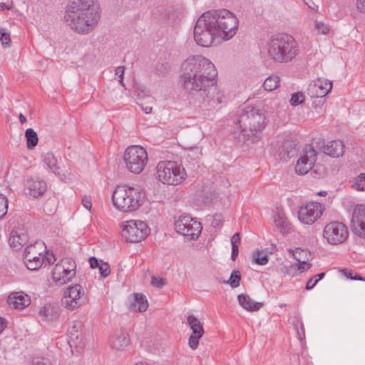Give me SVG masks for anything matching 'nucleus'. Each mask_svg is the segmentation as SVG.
<instances>
[{"label": "nucleus", "mask_w": 365, "mask_h": 365, "mask_svg": "<svg viewBox=\"0 0 365 365\" xmlns=\"http://www.w3.org/2000/svg\"><path fill=\"white\" fill-rule=\"evenodd\" d=\"M217 70L214 64L202 56H192L182 64L180 81L184 89L190 93L201 91L202 106L214 110L222 102L216 88Z\"/></svg>", "instance_id": "nucleus-1"}, {"label": "nucleus", "mask_w": 365, "mask_h": 365, "mask_svg": "<svg viewBox=\"0 0 365 365\" xmlns=\"http://www.w3.org/2000/svg\"><path fill=\"white\" fill-rule=\"evenodd\" d=\"M239 21L230 11L221 9L203 13L197 19L194 29L196 43L208 47L215 38L230 40L237 33Z\"/></svg>", "instance_id": "nucleus-2"}, {"label": "nucleus", "mask_w": 365, "mask_h": 365, "mask_svg": "<svg viewBox=\"0 0 365 365\" xmlns=\"http://www.w3.org/2000/svg\"><path fill=\"white\" fill-rule=\"evenodd\" d=\"M101 16L98 0H70L64 18L71 30L88 34L95 29Z\"/></svg>", "instance_id": "nucleus-3"}, {"label": "nucleus", "mask_w": 365, "mask_h": 365, "mask_svg": "<svg viewBox=\"0 0 365 365\" xmlns=\"http://www.w3.org/2000/svg\"><path fill=\"white\" fill-rule=\"evenodd\" d=\"M267 125L266 111L259 106H246L241 110L236 123L240 141H246L260 133Z\"/></svg>", "instance_id": "nucleus-4"}, {"label": "nucleus", "mask_w": 365, "mask_h": 365, "mask_svg": "<svg viewBox=\"0 0 365 365\" xmlns=\"http://www.w3.org/2000/svg\"><path fill=\"white\" fill-rule=\"evenodd\" d=\"M299 52L298 42L287 34L272 36L267 44V57L276 63H289L297 58Z\"/></svg>", "instance_id": "nucleus-5"}, {"label": "nucleus", "mask_w": 365, "mask_h": 365, "mask_svg": "<svg viewBox=\"0 0 365 365\" xmlns=\"http://www.w3.org/2000/svg\"><path fill=\"white\" fill-rule=\"evenodd\" d=\"M144 197L145 195L140 189L120 185L113 191L112 200L118 210L128 212L137 210L142 205Z\"/></svg>", "instance_id": "nucleus-6"}, {"label": "nucleus", "mask_w": 365, "mask_h": 365, "mask_svg": "<svg viewBox=\"0 0 365 365\" xmlns=\"http://www.w3.org/2000/svg\"><path fill=\"white\" fill-rule=\"evenodd\" d=\"M187 177L184 168L175 161H160L156 166V178L163 184L178 185Z\"/></svg>", "instance_id": "nucleus-7"}, {"label": "nucleus", "mask_w": 365, "mask_h": 365, "mask_svg": "<svg viewBox=\"0 0 365 365\" xmlns=\"http://www.w3.org/2000/svg\"><path fill=\"white\" fill-rule=\"evenodd\" d=\"M123 160L130 173L139 174L148 163V154L143 147L131 145L125 150Z\"/></svg>", "instance_id": "nucleus-8"}, {"label": "nucleus", "mask_w": 365, "mask_h": 365, "mask_svg": "<svg viewBox=\"0 0 365 365\" xmlns=\"http://www.w3.org/2000/svg\"><path fill=\"white\" fill-rule=\"evenodd\" d=\"M149 232L150 229L145 222L131 220L124 222L121 235L127 242L135 243L145 239Z\"/></svg>", "instance_id": "nucleus-9"}, {"label": "nucleus", "mask_w": 365, "mask_h": 365, "mask_svg": "<svg viewBox=\"0 0 365 365\" xmlns=\"http://www.w3.org/2000/svg\"><path fill=\"white\" fill-rule=\"evenodd\" d=\"M76 264L71 258H64L58 262L53 269L52 279L61 286L70 282L76 275Z\"/></svg>", "instance_id": "nucleus-10"}, {"label": "nucleus", "mask_w": 365, "mask_h": 365, "mask_svg": "<svg viewBox=\"0 0 365 365\" xmlns=\"http://www.w3.org/2000/svg\"><path fill=\"white\" fill-rule=\"evenodd\" d=\"M323 236L329 244L339 245L347 239L349 236L348 228L342 222L333 221L324 227Z\"/></svg>", "instance_id": "nucleus-11"}, {"label": "nucleus", "mask_w": 365, "mask_h": 365, "mask_svg": "<svg viewBox=\"0 0 365 365\" xmlns=\"http://www.w3.org/2000/svg\"><path fill=\"white\" fill-rule=\"evenodd\" d=\"M175 229L177 232L190 237L196 239L202 231L200 222L196 221L190 216H180L175 222Z\"/></svg>", "instance_id": "nucleus-12"}, {"label": "nucleus", "mask_w": 365, "mask_h": 365, "mask_svg": "<svg viewBox=\"0 0 365 365\" xmlns=\"http://www.w3.org/2000/svg\"><path fill=\"white\" fill-rule=\"evenodd\" d=\"M42 243L36 242L27 246L24 254V260L26 267L30 270L39 269L43 263L45 257L42 255Z\"/></svg>", "instance_id": "nucleus-13"}, {"label": "nucleus", "mask_w": 365, "mask_h": 365, "mask_svg": "<svg viewBox=\"0 0 365 365\" xmlns=\"http://www.w3.org/2000/svg\"><path fill=\"white\" fill-rule=\"evenodd\" d=\"M317 160V151L311 145H306L300 152L299 158L295 165V171L298 175H305L313 168Z\"/></svg>", "instance_id": "nucleus-14"}, {"label": "nucleus", "mask_w": 365, "mask_h": 365, "mask_svg": "<svg viewBox=\"0 0 365 365\" xmlns=\"http://www.w3.org/2000/svg\"><path fill=\"white\" fill-rule=\"evenodd\" d=\"M322 206L319 202H309L302 206L298 212V219L306 225H312L322 215Z\"/></svg>", "instance_id": "nucleus-15"}, {"label": "nucleus", "mask_w": 365, "mask_h": 365, "mask_svg": "<svg viewBox=\"0 0 365 365\" xmlns=\"http://www.w3.org/2000/svg\"><path fill=\"white\" fill-rule=\"evenodd\" d=\"M83 294L82 287L78 284L68 287L63 292L62 305L69 310H73L81 305V297Z\"/></svg>", "instance_id": "nucleus-16"}, {"label": "nucleus", "mask_w": 365, "mask_h": 365, "mask_svg": "<svg viewBox=\"0 0 365 365\" xmlns=\"http://www.w3.org/2000/svg\"><path fill=\"white\" fill-rule=\"evenodd\" d=\"M353 233L361 238H365V205H357L354 207L351 220Z\"/></svg>", "instance_id": "nucleus-17"}, {"label": "nucleus", "mask_w": 365, "mask_h": 365, "mask_svg": "<svg viewBox=\"0 0 365 365\" xmlns=\"http://www.w3.org/2000/svg\"><path fill=\"white\" fill-rule=\"evenodd\" d=\"M187 321L192 330V334L188 339V344L192 349L195 350L198 346L199 339L205 332L203 326L201 322L193 315H188Z\"/></svg>", "instance_id": "nucleus-18"}, {"label": "nucleus", "mask_w": 365, "mask_h": 365, "mask_svg": "<svg viewBox=\"0 0 365 365\" xmlns=\"http://www.w3.org/2000/svg\"><path fill=\"white\" fill-rule=\"evenodd\" d=\"M332 88V82L323 78H318L309 86L307 91L312 98H322L328 94Z\"/></svg>", "instance_id": "nucleus-19"}, {"label": "nucleus", "mask_w": 365, "mask_h": 365, "mask_svg": "<svg viewBox=\"0 0 365 365\" xmlns=\"http://www.w3.org/2000/svg\"><path fill=\"white\" fill-rule=\"evenodd\" d=\"M28 239V234L25 226L18 224L12 228L9 242L13 249L19 250L27 242Z\"/></svg>", "instance_id": "nucleus-20"}, {"label": "nucleus", "mask_w": 365, "mask_h": 365, "mask_svg": "<svg viewBox=\"0 0 365 365\" xmlns=\"http://www.w3.org/2000/svg\"><path fill=\"white\" fill-rule=\"evenodd\" d=\"M59 315L58 307L52 304H47L41 307L38 312V318L44 322H55L58 319Z\"/></svg>", "instance_id": "nucleus-21"}, {"label": "nucleus", "mask_w": 365, "mask_h": 365, "mask_svg": "<svg viewBox=\"0 0 365 365\" xmlns=\"http://www.w3.org/2000/svg\"><path fill=\"white\" fill-rule=\"evenodd\" d=\"M292 255L299 263L297 265V267L300 272H303L310 269L311 264H309L308 262L312 260V256L309 251L307 250L297 248L295 250L292 251Z\"/></svg>", "instance_id": "nucleus-22"}, {"label": "nucleus", "mask_w": 365, "mask_h": 365, "mask_svg": "<svg viewBox=\"0 0 365 365\" xmlns=\"http://www.w3.org/2000/svg\"><path fill=\"white\" fill-rule=\"evenodd\" d=\"M46 183L43 180L30 178L26 183V194L33 197L42 195L46 190Z\"/></svg>", "instance_id": "nucleus-23"}, {"label": "nucleus", "mask_w": 365, "mask_h": 365, "mask_svg": "<svg viewBox=\"0 0 365 365\" xmlns=\"http://www.w3.org/2000/svg\"><path fill=\"white\" fill-rule=\"evenodd\" d=\"M8 303L14 309H22L31 304V299L23 292H16L9 296Z\"/></svg>", "instance_id": "nucleus-24"}, {"label": "nucleus", "mask_w": 365, "mask_h": 365, "mask_svg": "<svg viewBox=\"0 0 365 365\" xmlns=\"http://www.w3.org/2000/svg\"><path fill=\"white\" fill-rule=\"evenodd\" d=\"M344 145L341 140H332L319 148L324 154L332 158H338L344 153Z\"/></svg>", "instance_id": "nucleus-25"}, {"label": "nucleus", "mask_w": 365, "mask_h": 365, "mask_svg": "<svg viewBox=\"0 0 365 365\" xmlns=\"http://www.w3.org/2000/svg\"><path fill=\"white\" fill-rule=\"evenodd\" d=\"M81 322L76 321L73 322V325L68 329V343L71 346H81Z\"/></svg>", "instance_id": "nucleus-26"}, {"label": "nucleus", "mask_w": 365, "mask_h": 365, "mask_svg": "<svg viewBox=\"0 0 365 365\" xmlns=\"http://www.w3.org/2000/svg\"><path fill=\"white\" fill-rule=\"evenodd\" d=\"M240 305L248 312H257L263 307L262 302H254L249 295L240 294L237 296Z\"/></svg>", "instance_id": "nucleus-27"}, {"label": "nucleus", "mask_w": 365, "mask_h": 365, "mask_svg": "<svg viewBox=\"0 0 365 365\" xmlns=\"http://www.w3.org/2000/svg\"><path fill=\"white\" fill-rule=\"evenodd\" d=\"M130 344L128 334L123 330L117 331L112 341L111 346L117 351H122Z\"/></svg>", "instance_id": "nucleus-28"}, {"label": "nucleus", "mask_w": 365, "mask_h": 365, "mask_svg": "<svg viewBox=\"0 0 365 365\" xmlns=\"http://www.w3.org/2000/svg\"><path fill=\"white\" fill-rule=\"evenodd\" d=\"M148 307L146 297L142 294H135L133 296V302L131 304V309L135 312H145Z\"/></svg>", "instance_id": "nucleus-29"}, {"label": "nucleus", "mask_w": 365, "mask_h": 365, "mask_svg": "<svg viewBox=\"0 0 365 365\" xmlns=\"http://www.w3.org/2000/svg\"><path fill=\"white\" fill-rule=\"evenodd\" d=\"M43 162L47 165L48 168L50 169L56 175L59 176L61 175L58 160L53 153H46L43 156Z\"/></svg>", "instance_id": "nucleus-30"}, {"label": "nucleus", "mask_w": 365, "mask_h": 365, "mask_svg": "<svg viewBox=\"0 0 365 365\" xmlns=\"http://www.w3.org/2000/svg\"><path fill=\"white\" fill-rule=\"evenodd\" d=\"M274 222L281 232H286L289 229V223L284 212H277L274 216Z\"/></svg>", "instance_id": "nucleus-31"}, {"label": "nucleus", "mask_w": 365, "mask_h": 365, "mask_svg": "<svg viewBox=\"0 0 365 365\" xmlns=\"http://www.w3.org/2000/svg\"><path fill=\"white\" fill-rule=\"evenodd\" d=\"M26 146L29 149H34L38 144V138L37 133L32 128L26 129L25 132Z\"/></svg>", "instance_id": "nucleus-32"}, {"label": "nucleus", "mask_w": 365, "mask_h": 365, "mask_svg": "<svg viewBox=\"0 0 365 365\" xmlns=\"http://www.w3.org/2000/svg\"><path fill=\"white\" fill-rule=\"evenodd\" d=\"M265 91H272L279 86V77L277 76H270L267 78L262 85Z\"/></svg>", "instance_id": "nucleus-33"}, {"label": "nucleus", "mask_w": 365, "mask_h": 365, "mask_svg": "<svg viewBox=\"0 0 365 365\" xmlns=\"http://www.w3.org/2000/svg\"><path fill=\"white\" fill-rule=\"evenodd\" d=\"M241 275L238 270H234L230 274L228 280H224L222 283L229 284L232 288L235 289L240 286Z\"/></svg>", "instance_id": "nucleus-34"}, {"label": "nucleus", "mask_w": 365, "mask_h": 365, "mask_svg": "<svg viewBox=\"0 0 365 365\" xmlns=\"http://www.w3.org/2000/svg\"><path fill=\"white\" fill-rule=\"evenodd\" d=\"M252 259L255 263L259 265H264L268 262V256L263 250H256L252 254Z\"/></svg>", "instance_id": "nucleus-35"}, {"label": "nucleus", "mask_w": 365, "mask_h": 365, "mask_svg": "<svg viewBox=\"0 0 365 365\" xmlns=\"http://www.w3.org/2000/svg\"><path fill=\"white\" fill-rule=\"evenodd\" d=\"M0 41L4 47L10 46V34L4 29H0Z\"/></svg>", "instance_id": "nucleus-36"}, {"label": "nucleus", "mask_w": 365, "mask_h": 365, "mask_svg": "<svg viewBox=\"0 0 365 365\" xmlns=\"http://www.w3.org/2000/svg\"><path fill=\"white\" fill-rule=\"evenodd\" d=\"M325 275L324 272L319 273L317 275H315L313 278H311L306 284V289L310 290L314 287V286L317 284V283L324 278Z\"/></svg>", "instance_id": "nucleus-37"}, {"label": "nucleus", "mask_w": 365, "mask_h": 365, "mask_svg": "<svg viewBox=\"0 0 365 365\" xmlns=\"http://www.w3.org/2000/svg\"><path fill=\"white\" fill-rule=\"evenodd\" d=\"M304 100V94L302 92H298L292 95L290 103L292 106H296L302 104Z\"/></svg>", "instance_id": "nucleus-38"}, {"label": "nucleus", "mask_w": 365, "mask_h": 365, "mask_svg": "<svg viewBox=\"0 0 365 365\" xmlns=\"http://www.w3.org/2000/svg\"><path fill=\"white\" fill-rule=\"evenodd\" d=\"M153 101H154L153 98H148L147 102H142L139 103V106L145 113L150 114L152 113L153 110L152 104Z\"/></svg>", "instance_id": "nucleus-39"}, {"label": "nucleus", "mask_w": 365, "mask_h": 365, "mask_svg": "<svg viewBox=\"0 0 365 365\" xmlns=\"http://www.w3.org/2000/svg\"><path fill=\"white\" fill-rule=\"evenodd\" d=\"M98 268L101 275L103 277H107L110 274V265L108 262L101 260V264Z\"/></svg>", "instance_id": "nucleus-40"}, {"label": "nucleus", "mask_w": 365, "mask_h": 365, "mask_svg": "<svg viewBox=\"0 0 365 365\" xmlns=\"http://www.w3.org/2000/svg\"><path fill=\"white\" fill-rule=\"evenodd\" d=\"M8 202L4 197L0 196V217H3L7 212Z\"/></svg>", "instance_id": "nucleus-41"}, {"label": "nucleus", "mask_w": 365, "mask_h": 365, "mask_svg": "<svg viewBox=\"0 0 365 365\" xmlns=\"http://www.w3.org/2000/svg\"><path fill=\"white\" fill-rule=\"evenodd\" d=\"M151 284L153 286L160 289L165 284V280L159 277H153Z\"/></svg>", "instance_id": "nucleus-42"}, {"label": "nucleus", "mask_w": 365, "mask_h": 365, "mask_svg": "<svg viewBox=\"0 0 365 365\" xmlns=\"http://www.w3.org/2000/svg\"><path fill=\"white\" fill-rule=\"evenodd\" d=\"M124 67L123 66H118L115 70V73L116 76L119 77V83L120 85L123 87H125V84L123 83V74H124Z\"/></svg>", "instance_id": "nucleus-43"}, {"label": "nucleus", "mask_w": 365, "mask_h": 365, "mask_svg": "<svg viewBox=\"0 0 365 365\" xmlns=\"http://www.w3.org/2000/svg\"><path fill=\"white\" fill-rule=\"evenodd\" d=\"M32 365H51V363L48 359L37 357L33 359Z\"/></svg>", "instance_id": "nucleus-44"}, {"label": "nucleus", "mask_w": 365, "mask_h": 365, "mask_svg": "<svg viewBox=\"0 0 365 365\" xmlns=\"http://www.w3.org/2000/svg\"><path fill=\"white\" fill-rule=\"evenodd\" d=\"M315 28L317 30V31L322 34H326L329 31V27L324 24V23H317L315 25Z\"/></svg>", "instance_id": "nucleus-45"}, {"label": "nucleus", "mask_w": 365, "mask_h": 365, "mask_svg": "<svg viewBox=\"0 0 365 365\" xmlns=\"http://www.w3.org/2000/svg\"><path fill=\"white\" fill-rule=\"evenodd\" d=\"M341 272L344 274V275L350 279H354V280H364V279L360 275H355L353 276L352 272L351 270H348L346 269H342Z\"/></svg>", "instance_id": "nucleus-46"}, {"label": "nucleus", "mask_w": 365, "mask_h": 365, "mask_svg": "<svg viewBox=\"0 0 365 365\" xmlns=\"http://www.w3.org/2000/svg\"><path fill=\"white\" fill-rule=\"evenodd\" d=\"M82 205L83 206L90 210L92 207V200L90 196H85L82 199Z\"/></svg>", "instance_id": "nucleus-47"}, {"label": "nucleus", "mask_w": 365, "mask_h": 365, "mask_svg": "<svg viewBox=\"0 0 365 365\" xmlns=\"http://www.w3.org/2000/svg\"><path fill=\"white\" fill-rule=\"evenodd\" d=\"M356 7L358 11L365 14V0H356Z\"/></svg>", "instance_id": "nucleus-48"}, {"label": "nucleus", "mask_w": 365, "mask_h": 365, "mask_svg": "<svg viewBox=\"0 0 365 365\" xmlns=\"http://www.w3.org/2000/svg\"><path fill=\"white\" fill-rule=\"evenodd\" d=\"M89 263H90V267L92 269H95V268L98 267V266L101 264V261H98V259L95 257H91L89 258Z\"/></svg>", "instance_id": "nucleus-49"}, {"label": "nucleus", "mask_w": 365, "mask_h": 365, "mask_svg": "<svg viewBox=\"0 0 365 365\" xmlns=\"http://www.w3.org/2000/svg\"><path fill=\"white\" fill-rule=\"evenodd\" d=\"M352 187L359 191L364 190V185L362 184V182L359 181L358 180L355 179L353 182Z\"/></svg>", "instance_id": "nucleus-50"}, {"label": "nucleus", "mask_w": 365, "mask_h": 365, "mask_svg": "<svg viewBox=\"0 0 365 365\" xmlns=\"http://www.w3.org/2000/svg\"><path fill=\"white\" fill-rule=\"evenodd\" d=\"M239 253V249L237 245H232V255L231 258L232 260H235L236 257H237Z\"/></svg>", "instance_id": "nucleus-51"}, {"label": "nucleus", "mask_w": 365, "mask_h": 365, "mask_svg": "<svg viewBox=\"0 0 365 365\" xmlns=\"http://www.w3.org/2000/svg\"><path fill=\"white\" fill-rule=\"evenodd\" d=\"M240 242V235L239 232H236L232 237H231V244L233 245H237Z\"/></svg>", "instance_id": "nucleus-52"}, {"label": "nucleus", "mask_w": 365, "mask_h": 365, "mask_svg": "<svg viewBox=\"0 0 365 365\" xmlns=\"http://www.w3.org/2000/svg\"><path fill=\"white\" fill-rule=\"evenodd\" d=\"M305 4L308 6V7L313 10L317 11L318 6L315 4V3L312 0H309V1H305Z\"/></svg>", "instance_id": "nucleus-53"}, {"label": "nucleus", "mask_w": 365, "mask_h": 365, "mask_svg": "<svg viewBox=\"0 0 365 365\" xmlns=\"http://www.w3.org/2000/svg\"><path fill=\"white\" fill-rule=\"evenodd\" d=\"M220 221V216L219 215H215L214 219L212 220V225L213 226H217L219 225V222Z\"/></svg>", "instance_id": "nucleus-54"}, {"label": "nucleus", "mask_w": 365, "mask_h": 365, "mask_svg": "<svg viewBox=\"0 0 365 365\" xmlns=\"http://www.w3.org/2000/svg\"><path fill=\"white\" fill-rule=\"evenodd\" d=\"M46 260L48 264L53 263L55 262V257L53 255H48L46 257Z\"/></svg>", "instance_id": "nucleus-55"}, {"label": "nucleus", "mask_w": 365, "mask_h": 365, "mask_svg": "<svg viewBox=\"0 0 365 365\" xmlns=\"http://www.w3.org/2000/svg\"><path fill=\"white\" fill-rule=\"evenodd\" d=\"M5 327H6V325H5L4 319L0 317V334L4 331Z\"/></svg>", "instance_id": "nucleus-56"}, {"label": "nucleus", "mask_w": 365, "mask_h": 365, "mask_svg": "<svg viewBox=\"0 0 365 365\" xmlns=\"http://www.w3.org/2000/svg\"><path fill=\"white\" fill-rule=\"evenodd\" d=\"M19 118L20 123L21 124H24V123H26V117L22 113L19 114Z\"/></svg>", "instance_id": "nucleus-57"}, {"label": "nucleus", "mask_w": 365, "mask_h": 365, "mask_svg": "<svg viewBox=\"0 0 365 365\" xmlns=\"http://www.w3.org/2000/svg\"><path fill=\"white\" fill-rule=\"evenodd\" d=\"M356 179L360 182L365 181V173H361Z\"/></svg>", "instance_id": "nucleus-58"}, {"label": "nucleus", "mask_w": 365, "mask_h": 365, "mask_svg": "<svg viewBox=\"0 0 365 365\" xmlns=\"http://www.w3.org/2000/svg\"><path fill=\"white\" fill-rule=\"evenodd\" d=\"M294 148H293V150L291 148L290 150H287V158L292 157L294 155Z\"/></svg>", "instance_id": "nucleus-59"}, {"label": "nucleus", "mask_w": 365, "mask_h": 365, "mask_svg": "<svg viewBox=\"0 0 365 365\" xmlns=\"http://www.w3.org/2000/svg\"><path fill=\"white\" fill-rule=\"evenodd\" d=\"M292 145H294L293 143H285L284 145H283V148L284 149H288L289 147L291 148Z\"/></svg>", "instance_id": "nucleus-60"}, {"label": "nucleus", "mask_w": 365, "mask_h": 365, "mask_svg": "<svg viewBox=\"0 0 365 365\" xmlns=\"http://www.w3.org/2000/svg\"><path fill=\"white\" fill-rule=\"evenodd\" d=\"M318 195L321 196H324L327 195V192L325 191H320L319 192H318Z\"/></svg>", "instance_id": "nucleus-61"}, {"label": "nucleus", "mask_w": 365, "mask_h": 365, "mask_svg": "<svg viewBox=\"0 0 365 365\" xmlns=\"http://www.w3.org/2000/svg\"><path fill=\"white\" fill-rule=\"evenodd\" d=\"M5 4L4 3L0 4V10H3L4 9Z\"/></svg>", "instance_id": "nucleus-62"}]
</instances>
